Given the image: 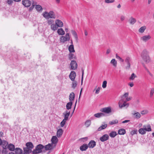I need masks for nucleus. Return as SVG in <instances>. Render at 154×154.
Masks as SVG:
<instances>
[{
    "instance_id": "1",
    "label": "nucleus",
    "mask_w": 154,
    "mask_h": 154,
    "mask_svg": "<svg viewBox=\"0 0 154 154\" xmlns=\"http://www.w3.org/2000/svg\"><path fill=\"white\" fill-rule=\"evenodd\" d=\"M2 148V154H7L9 150L13 151L15 149L14 145H3Z\"/></svg>"
},
{
    "instance_id": "2",
    "label": "nucleus",
    "mask_w": 154,
    "mask_h": 154,
    "mask_svg": "<svg viewBox=\"0 0 154 154\" xmlns=\"http://www.w3.org/2000/svg\"><path fill=\"white\" fill-rule=\"evenodd\" d=\"M42 15L45 19H48L49 18L55 19V15L54 11H50L48 13L47 11H45L42 14Z\"/></svg>"
},
{
    "instance_id": "3",
    "label": "nucleus",
    "mask_w": 154,
    "mask_h": 154,
    "mask_svg": "<svg viewBox=\"0 0 154 154\" xmlns=\"http://www.w3.org/2000/svg\"><path fill=\"white\" fill-rule=\"evenodd\" d=\"M26 147L23 148V152L22 154H29L32 152V149L33 148V145H26Z\"/></svg>"
},
{
    "instance_id": "4",
    "label": "nucleus",
    "mask_w": 154,
    "mask_h": 154,
    "mask_svg": "<svg viewBox=\"0 0 154 154\" xmlns=\"http://www.w3.org/2000/svg\"><path fill=\"white\" fill-rule=\"evenodd\" d=\"M44 146L43 145H37L35 149L32 151L33 154H37L42 151V149H43Z\"/></svg>"
},
{
    "instance_id": "5",
    "label": "nucleus",
    "mask_w": 154,
    "mask_h": 154,
    "mask_svg": "<svg viewBox=\"0 0 154 154\" xmlns=\"http://www.w3.org/2000/svg\"><path fill=\"white\" fill-rule=\"evenodd\" d=\"M70 39V37L69 33L66 34L65 36H62L60 38V42L64 43L65 42L68 41Z\"/></svg>"
},
{
    "instance_id": "6",
    "label": "nucleus",
    "mask_w": 154,
    "mask_h": 154,
    "mask_svg": "<svg viewBox=\"0 0 154 154\" xmlns=\"http://www.w3.org/2000/svg\"><path fill=\"white\" fill-rule=\"evenodd\" d=\"M131 61V58L129 57H126L125 61L127 63V65L125 67V68L126 69H129L131 67L130 62Z\"/></svg>"
},
{
    "instance_id": "7",
    "label": "nucleus",
    "mask_w": 154,
    "mask_h": 154,
    "mask_svg": "<svg viewBox=\"0 0 154 154\" xmlns=\"http://www.w3.org/2000/svg\"><path fill=\"white\" fill-rule=\"evenodd\" d=\"M96 145H82L80 147V149L82 151L86 150L88 147L92 148H94Z\"/></svg>"
},
{
    "instance_id": "8",
    "label": "nucleus",
    "mask_w": 154,
    "mask_h": 154,
    "mask_svg": "<svg viewBox=\"0 0 154 154\" xmlns=\"http://www.w3.org/2000/svg\"><path fill=\"white\" fill-rule=\"evenodd\" d=\"M151 38V36L149 34L144 35L140 38V40L143 42H146Z\"/></svg>"
},
{
    "instance_id": "9",
    "label": "nucleus",
    "mask_w": 154,
    "mask_h": 154,
    "mask_svg": "<svg viewBox=\"0 0 154 154\" xmlns=\"http://www.w3.org/2000/svg\"><path fill=\"white\" fill-rule=\"evenodd\" d=\"M100 111L106 113H109L111 112V109L110 107H104L101 109Z\"/></svg>"
},
{
    "instance_id": "10",
    "label": "nucleus",
    "mask_w": 154,
    "mask_h": 154,
    "mask_svg": "<svg viewBox=\"0 0 154 154\" xmlns=\"http://www.w3.org/2000/svg\"><path fill=\"white\" fill-rule=\"evenodd\" d=\"M131 114L133 117L136 119H139L141 116L139 112L135 111H133L131 113Z\"/></svg>"
},
{
    "instance_id": "11",
    "label": "nucleus",
    "mask_w": 154,
    "mask_h": 154,
    "mask_svg": "<svg viewBox=\"0 0 154 154\" xmlns=\"http://www.w3.org/2000/svg\"><path fill=\"white\" fill-rule=\"evenodd\" d=\"M71 69L72 70H75L77 68V64L75 61L72 60L70 63Z\"/></svg>"
},
{
    "instance_id": "12",
    "label": "nucleus",
    "mask_w": 154,
    "mask_h": 154,
    "mask_svg": "<svg viewBox=\"0 0 154 154\" xmlns=\"http://www.w3.org/2000/svg\"><path fill=\"white\" fill-rule=\"evenodd\" d=\"M22 3L26 7H29L31 5V2L29 0H22Z\"/></svg>"
},
{
    "instance_id": "13",
    "label": "nucleus",
    "mask_w": 154,
    "mask_h": 154,
    "mask_svg": "<svg viewBox=\"0 0 154 154\" xmlns=\"http://www.w3.org/2000/svg\"><path fill=\"white\" fill-rule=\"evenodd\" d=\"M76 76V73L74 71H71L69 77L71 81H74Z\"/></svg>"
},
{
    "instance_id": "14",
    "label": "nucleus",
    "mask_w": 154,
    "mask_h": 154,
    "mask_svg": "<svg viewBox=\"0 0 154 154\" xmlns=\"http://www.w3.org/2000/svg\"><path fill=\"white\" fill-rule=\"evenodd\" d=\"M70 111L68 110H66L63 114L64 117V119L65 120H67L68 119V117L70 114Z\"/></svg>"
},
{
    "instance_id": "15",
    "label": "nucleus",
    "mask_w": 154,
    "mask_h": 154,
    "mask_svg": "<svg viewBox=\"0 0 154 154\" xmlns=\"http://www.w3.org/2000/svg\"><path fill=\"white\" fill-rule=\"evenodd\" d=\"M55 23L58 27H62L63 26V22L61 20L59 19L56 20H55Z\"/></svg>"
},
{
    "instance_id": "16",
    "label": "nucleus",
    "mask_w": 154,
    "mask_h": 154,
    "mask_svg": "<svg viewBox=\"0 0 154 154\" xmlns=\"http://www.w3.org/2000/svg\"><path fill=\"white\" fill-rule=\"evenodd\" d=\"M136 19L132 17H131L129 18L128 21L129 24L131 25H133L136 22Z\"/></svg>"
},
{
    "instance_id": "17",
    "label": "nucleus",
    "mask_w": 154,
    "mask_h": 154,
    "mask_svg": "<svg viewBox=\"0 0 154 154\" xmlns=\"http://www.w3.org/2000/svg\"><path fill=\"white\" fill-rule=\"evenodd\" d=\"M149 56L148 52L146 50H144L142 51L141 54V56L143 59Z\"/></svg>"
},
{
    "instance_id": "18",
    "label": "nucleus",
    "mask_w": 154,
    "mask_h": 154,
    "mask_svg": "<svg viewBox=\"0 0 154 154\" xmlns=\"http://www.w3.org/2000/svg\"><path fill=\"white\" fill-rule=\"evenodd\" d=\"M143 128L144 130L146 131L149 132L151 131L152 129L150 125L149 124L144 125Z\"/></svg>"
},
{
    "instance_id": "19",
    "label": "nucleus",
    "mask_w": 154,
    "mask_h": 154,
    "mask_svg": "<svg viewBox=\"0 0 154 154\" xmlns=\"http://www.w3.org/2000/svg\"><path fill=\"white\" fill-rule=\"evenodd\" d=\"M109 138V135L108 134H105L103 135L100 138V140L102 141H104L108 139Z\"/></svg>"
},
{
    "instance_id": "20",
    "label": "nucleus",
    "mask_w": 154,
    "mask_h": 154,
    "mask_svg": "<svg viewBox=\"0 0 154 154\" xmlns=\"http://www.w3.org/2000/svg\"><path fill=\"white\" fill-rule=\"evenodd\" d=\"M71 32L72 34V35H73L76 41L77 42H78V36L77 33L75 30H71Z\"/></svg>"
},
{
    "instance_id": "21",
    "label": "nucleus",
    "mask_w": 154,
    "mask_h": 154,
    "mask_svg": "<svg viewBox=\"0 0 154 154\" xmlns=\"http://www.w3.org/2000/svg\"><path fill=\"white\" fill-rule=\"evenodd\" d=\"M63 133V131L61 128L58 130L57 133V136L58 137H60L62 135Z\"/></svg>"
},
{
    "instance_id": "22",
    "label": "nucleus",
    "mask_w": 154,
    "mask_h": 154,
    "mask_svg": "<svg viewBox=\"0 0 154 154\" xmlns=\"http://www.w3.org/2000/svg\"><path fill=\"white\" fill-rule=\"evenodd\" d=\"M75 98V94L73 92L71 93L69 96V99L70 102H72Z\"/></svg>"
},
{
    "instance_id": "23",
    "label": "nucleus",
    "mask_w": 154,
    "mask_h": 154,
    "mask_svg": "<svg viewBox=\"0 0 154 154\" xmlns=\"http://www.w3.org/2000/svg\"><path fill=\"white\" fill-rule=\"evenodd\" d=\"M35 8L36 10L39 12H41L43 10L42 7L40 5H36Z\"/></svg>"
},
{
    "instance_id": "24",
    "label": "nucleus",
    "mask_w": 154,
    "mask_h": 154,
    "mask_svg": "<svg viewBox=\"0 0 154 154\" xmlns=\"http://www.w3.org/2000/svg\"><path fill=\"white\" fill-rule=\"evenodd\" d=\"M51 141L52 143L54 144L57 143L58 141L57 138L56 136H53L51 139Z\"/></svg>"
},
{
    "instance_id": "25",
    "label": "nucleus",
    "mask_w": 154,
    "mask_h": 154,
    "mask_svg": "<svg viewBox=\"0 0 154 154\" xmlns=\"http://www.w3.org/2000/svg\"><path fill=\"white\" fill-rule=\"evenodd\" d=\"M57 32L59 35H63L65 34V32L62 28L59 29L57 31Z\"/></svg>"
},
{
    "instance_id": "26",
    "label": "nucleus",
    "mask_w": 154,
    "mask_h": 154,
    "mask_svg": "<svg viewBox=\"0 0 154 154\" xmlns=\"http://www.w3.org/2000/svg\"><path fill=\"white\" fill-rule=\"evenodd\" d=\"M68 49L70 53L74 52H75L74 46L73 45H71L69 46Z\"/></svg>"
},
{
    "instance_id": "27",
    "label": "nucleus",
    "mask_w": 154,
    "mask_h": 154,
    "mask_svg": "<svg viewBox=\"0 0 154 154\" xmlns=\"http://www.w3.org/2000/svg\"><path fill=\"white\" fill-rule=\"evenodd\" d=\"M69 60H71L72 59H76V56L74 54H72V53H70L69 54Z\"/></svg>"
},
{
    "instance_id": "28",
    "label": "nucleus",
    "mask_w": 154,
    "mask_h": 154,
    "mask_svg": "<svg viewBox=\"0 0 154 154\" xmlns=\"http://www.w3.org/2000/svg\"><path fill=\"white\" fill-rule=\"evenodd\" d=\"M110 63L115 67L117 66V62L115 59H112Z\"/></svg>"
},
{
    "instance_id": "29",
    "label": "nucleus",
    "mask_w": 154,
    "mask_h": 154,
    "mask_svg": "<svg viewBox=\"0 0 154 154\" xmlns=\"http://www.w3.org/2000/svg\"><path fill=\"white\" fill-rule=\"evenodd\" d=\"M72 105V102H69L66 105V108L67 110H69L71 109V106Z\"/></svg>"
},
{
    "instance_id": "30",
    "label": "nucleus",
    "mask_w": 154,
    "mask_h": 154,
    "mask_svg": "<svg viewBox=\"0 0 154 154\" xmlns=\"http://www.w3.org/2000/svg\"><path fill=\"white\" fill-rule=\"evenodd\" d=\"M107 125L104 123V125H102L98 129V131H100L106 128L107 127Z\"/></svg>"
},
{
    "instance_id": "31",
    "label": "nucleus",
    "mask_w": 154,
    "mask_h": 154,
    "mask_svg": "<svg viewBox=\"0 0 154 154\" xmlns=\"http://www.w3.org/2000/svg\"><path fill=\"white\" fill-rule=\"evenodd\" d=\"M125 130L124 129H119L118 132V134L120 135H124L125 133Z\"/></svg>"
},
{
    "instance_id": "32",
    "label": "nucleus",
    "mask_w": 154,
    "mask_h": 154,
    "mask_svg": "<svg viewBox=\"0 0 154 154\" xmlns=\"http://www.w3.org/2000/svg\"><path fill=\"white\" fill-rule=\"evenodd\" d=\"M23 152L22 150L20 148H16L15 150L16 154H21Z\"/></svg>"
},
{
    "instance_id": "33",
    "label": "nucleus",
    "mask_w": 154,
    "mask_h": 154,
    "mask_svg": "<svg viewBox=\"0 0 154 154\" xmlns=\"http://www.w3.org/2000/svg\"><path fill=\"white\" fill-rule=\"evenodd\" d=\"M146 27L145 26H143L141 27L139 29V32L140 33H143L145 29H146Z\"/></svg>"
},
{
    "instance_id": "34",
    "label": "nucleus",
    "mask_w": 154,
    "mask_h": 154,
    "mask_svg": "<svg viewBox=\"0 0 154 154\" xmlns=\"http://www.w3.org/2000/svg\"><path fill=\"white\" fill-rule=\"evenodd\" d=\"M58 28V27L57 26V25H56V23L55 24H53L51 25V29L54 31L57 30Z\"/></svg>"
},
{
    "instance_id": "35",
    "label": "nucleus",
    "mask_w": 154,
    "mask_h": 154,
    "mask_svg": "<svg viewBox=\"0 0 154 154\" xmlns=\"http://www.w3.org/2000/svg\"><path fill=\"white\" fill-rule=\"evenodd\" d=\"M53 145H45V149L46 150H51L53 148Z\"/></svg>"
},
{
    "instance_id": "36",
    "label": "nucleus",
    "mask_w": 154,
    "mask_h": 154,
    "mask_svg": "<svg viewBox=\"0 0 154 154\" xmlns=\"http://www.w3.org/2000/svg\"><path fill=\"white\" fill-rule=\"evenodd\" d=\"M138 132L140 134L142 135L145 134L146 132L143 128L139 129Z\"/></svg>"
},
{
    "instance_id": "37",
    "label": "nucleus",
    "mask_w": 154,
    "mask_h": 154,
    "mask_svg": "<svg viewBox=\"0 0 154 154\" xmlns=\"http://www.w3.org/2000/svg\"><path fill=\"white\" fill-rule=\"evenodd\" d=\"M72 81V88L74 89L77 86V82L75 80Z\"/></svg>"
},
{
    "instance_id": "38",
    "label": "nucleus",
    "mask_w": 154,
    "mask_h": 154,
    "mask_svg": "<svg viewBox=\"0 0 154 154\" xmlns=\"http://www.w3.org/2000/svg\"><path fill=\"white\" fill-rule=\"evenodd\" d=\"M143 60L146 63H148L150 62L151 60L149 56L143 59Z\"/></svg>"
},
{
    "instance_id": "39",
    "label": "nucleus",
    "mask_w": 154,
    "mask_h": 154,
    "mask_svg": "<svg viewBox=\"0 0 154 154\" xmlns=\"http://www.w3.org/2000/svg\"><path fill=\"white\" fill-rule=\"evenodd\" d=\"M0 144H8V143L7 141L5 140H2L1 138H0ZM9 144H13L12 143H10Z\"/></svg>"
},
{
    "instance_id": "40",
    "label": "nucleus",
    "mask_w": 154,
    "mask_h": 154,
    "mask_svg": "<svg viewBox=\"0 0 154 154\" xmlns=\"http://www.w3.org/2000/svg\"><path fill=\"white\" fill-rule=\"evenodd\" d=\"M118 123V121L117 119L113 120L109 122V124L110 125H112L117 124Z\"/></svg>"
},
{
    "instance_id": "41",
    "label": "nucleus",
    "mask_w": 154,
    "mask_h": 154,
    "mask_svg": "<svg viewBox=\"0 0 154 154\" xmlns=\"http://www.w3.org/2000/svg\"><path fill=\"white\" fill-rule=\"evenodd\" d=\"M117 134L116 132L112 131L109 134V135L111 137H114Z\"/></svg>"
},
{
    "instance_id": "42",
    "label": "nucleus",
    "mask_w": 154,
    "mask_h": 154,
    "mask_svg": "<svg viewBox=\"0 0 154 154\" xmlns=\"http://www.w3.org/2000/svg\"><path fill=\"white\" fill-rule=\"evenodd\" d=\"M129 105V104L128 103H126V101H123V103H122V106H121L120 108L122 109L123 107H125V106H127V107H128Z\"/></svg>"
},
{
    "instance_id": "43",
    "label": "nucleus",
    "mask_w": 154,
    "mask_h": 154,
    "mask_svg": "<svg viewBox=\"0 0 154 154\" xmlns=\"http://www.w3.org/2000/svg\"><path fill=\"white\" fill-rule=\"evenodd\" d=\"M103 115L104 114L103 113L100 112L95 114L94 116L96 117L99 118L100 117L102 116H103Z\"/></svg>"
},
{
    "instance_id": "44",
    "label": "nucleus",
    "mask_w": 154,
    "mask_h": 154,
    "mask_svg": "<svg viewBox=\"0 0 154 154\" xmlns=\"http://www.w3.org/2000/svg\"><path fill=\"white\" fill-rule=\"evenodd\" d=\"M116 59H119L121 62H123L124 61V59L119 56L117 54H116Z\"/></svg>"
},
{
    "instance_id": "45",
    "label": "nucleus",
    "mask_w": 154,
    "mask_h": 154,
    "mask_svg": "<svg viewBox=\"0 0 154 154\" xmlns=\"http://www.w3.org/2000/svg\"><path fill=\"white\" fill-rule=\"evenodd\" d=\"M91 124V121L90 120H87L85 122V125L87 127H88Z\"/></svg>"
},
{
    "instance_id": "46",
    "label": "nucleus",
    "mask_w": 154,
    "mask_h": 154,
    "mask_svg": "<svg viewBox=\"0 0 154 154\" xmlns=\"http://www.w3.org/2000/svg\"><path fill=\"white\" fill-rule=\"evenodd\" d=\"M136 77H137V76L134 73H133L130 77L129 79L133 80Z\"/></svg>"
},
{
    "instance_id": "47",
    "label": "nucleus",
    "mask_w": 154,
    "mask_h": 154,
    "mask_svg": "<svg viewBox=\"0 0 154 154\" xmlns=\"http://www.w3.org/2000/svg\"><path fill=\"white\" fill-rule=\"evenodd\" d=\"M154 93V88H152L151 89L150 91V97H152Z\"/></svg>"
},
{
    "instance_id": "48",
    "label": "nucleus",
    "mask_w": 154,
    "mask_h": 154,
    "mask_svg": "<svg viewBox=\"0 0 154 154\" xmlns=\"http://www.w3.org/2000/svg\"><path fill=\"white\" fill-rule=\"evenodd\" d=\"M66 121L67 120H65L64 119H63V121L60 122V125L61 127H63L64 126Z\"/></svg>"
},
{
    "instance_id": "49",
    "label": "nucleus",
    "mask_w": 154,
    "mask_h": 154,
    "mask_svg": "<svg viewBox=\"0 0 154 154\" xmlns=\"http://www.w3.org/2000/svg\"><path fill=\"white\" fill-rule=\"evenodd\" d=\"M115 0H105L104 2L106 3H112L114 2Z\"/></svg>"
},
{
    "instance_id": "50",
    "label": "nucleus",
    "mask_w": 154,
    "mask_h": 154,
    "mask_svg": "<svg viewBox=\"0 0 154 154\" xmlns=\"http://www.w3.org/2000/svg\"><path fill=\"white\" fill-rule=\"evenodd\" d=\"M148 111L147 110H143L141 111L140 113L142 115H145L147 114L148 113Z\"/></svg>"
},
{
    "instance_id": "51",
    "label": "nucleus",
    "mask_w": 154,
    "mask_h": 154,
    "mask_svg": "<svg viewBox=\"0 0 154 154\" xmlns=\"http://www.w3.org/2000/svg\"><path fill=\"white\" fill-rule=\"evenodd\" d=\"M107 82L106 81H104L103 83L102 87L103 88H105L106 87Z\"/></svg>"
},
{
    "instance_id": "52",
    "label": "nucleus",
    "mask_w": 154,
    "mask_h": 154,
    "mask_svg": "<svg viewBox=\"0 0 154 154\" xmlns=\"http://www.w3.org/2000/svg\"><path fill=\"white\" fill-rule=\"evenodd\" d=\"M13 0H7V3L9 5H11L13 2Z\"/></svg>"
},
{
    "instance_id": "53",
    "label": "nucleus",
    "mask_w": 154,
    "mask_h": 154,
    "mask_svg": "<svg viewBox=\"0 0 154 154\" xmlns=\"http://www.w3.org/2000/svg\"><path fill=\"white\" fill-rule=\"evenodd\" d=\"M123 100L122 99H121L120 100L118 103V104L119 106V107L120 108L121 107V106H122V103H123Z\"/></svg>"
},
{
    "instance_id": "54",
    "label": "nucleus",
    "mask_w": 154,
    "mask_h": 154,
    "mask_svg": "<svg viewBox=\"0 0 154 154\" xmlns=\"http://www.w3.org/2000/svg\"><path fill=\"white\" fill-rule=\"evenodd\" d=\"M88 138L87 137H84V138H81L79 140L81 141H87L88 140Z\"/></svg>"
},
{
    "instance_id": "55",
    "label": "nucleus",
    "mask_w": 154,
    "mask_h": 154,
    "mask_svg": "<svg viewBox=\"0 0 154 154\" xmlns=\"http://www.w3.org/2000/svg\"><path fill=\"white\" fill-rule=\"evenodd\" d=\"M120 20L121 21H124L125 19V17L124 15H121L120 17Z\"/></svg>"
},
{
    "instance_id": "56",
    "label": "nucleus",
    "mask_w": 154,
    "mask_h": 154,
    "mask_svg": "<svg viewBox=\"0 0 154 154\" xmlns=\"http://www.w3.org/2000/svg\"><path fill=\"white\" fill-rule=\"evenodd\" d=\"M145 70L147 71V72L148 73L149 75L151 76H152V75L150 73L149 70L146 67H144Z\"/></svg>"
},
{
    "instance_id": "57",
    "label": "nucleus",
    "mask_w": 154,
    "mask_h": 154,
    "mask_svg": "<svg viewBox=\"0 0 154 154\" xmlns=\"http://www.w3.org/2000/svg\"><path fill=\"white\" fill-rule=\"evenodd\" d=\"M54 22V21L51 20H48V24L50 25L52 24V23Z\"/></svg>"
},
{
    "instance_id": "58",
    "label": "nucleus",
    "mask_w": 154,
    "mask_h": 154,
    "mask_svg": "<svg viewBox=\"0 0 154 154\" xmlns=\"http://www.w3.org/2000/svg\"><path fill=\"white\" fill-rule=\"evenodd\" d=\"M101 88L100 87H99L97 88V90H96L95 93L96 94H98L99 93L100 90Z\"/></svg>"
},
{
    "instance_id": "59",
    "label": "nucleus",
    "mask_w": 154,
    "mask_h": 154,
    "mask_svg": "<svg viewBox=\"0 0 154 154\" xmlns=\"http://www.w3.org/2000/svg\"><path fill=\"white\" fill-rule=\"evenodd\" d=\"M88 144H96L95 142L93 140H91Z\"/></svg>"
},
{
    "instance_id": "60",
    "label": "nucleus",
    "mask_w": 154,
    "mask_h": 154,
    "mask_svg": "<svg viewBox=\"0 0 154 154\" xmlns=\"http://www.w3.org/2000/svg\"><path fill=\"white\" fill-rule=\"evenodd\" d=\"M137 133V131H136L135 130H133L131 132V134L132 135H133Z\"/></svg>"
},
{
    "instance_id": "61",
    "label": "nucleus",
    "mask_w": 154,
    "mask_h": 154,
    "mask_svg": "<svg viewBox=\"0 0 154 154\" xmlns=\"http://www.w3.org/2000/svg\"><path fill=\"white\" fill-rule=\"evenodd\" d=\"M84 74V70L83 69H82V80H81V84H82L83 82V76Z\"/></svg>"
},
{
    "instance_id": "62",
    "label": "nucleus",
    "mask_w": 154,
    "mask_h": 154,
    "mask_svg": "<svg viewBox=\"0 0 154 154\" xmlns=\"http://www.w3.org/2000/svg\"><path fill=\"white\" fill-rule=\"evenodd\" d=\"M132 99V97H127L126 98V101H128L131 100V99Z\"/></svg>"
},
{
    "instance_id": "63",
    "label": "nucleus",
    "mask_w": 154,
    "mask_h": 154,
    "mask_svg": "<svg viewBox=\"0 0 154 154\" xmlns=\"http://www.w3.org/2000/svg\"><path fill=\"white\" fill-rule=\"evenodd\" d=\"M129 95V93L128 92H126L124 94L123 96L125 98H127L128 97V95Z\"/></svg>"
},
{
    "instance_id": "64",
    "label": "nucleus",
    "mask_w": 154,
    "mask_h": 154,
    "mask_svg": "<svg viewBox=\"0 0 154 154\" xmlns=\"http://www.w3.org/2000/svg\"><path fill=\"white\" fill-rule=\"evenodd\" d=\"M36 2H33L32 4V6L34 7L35 6V5H36Z\"/></svg>"
}]
</instances>
